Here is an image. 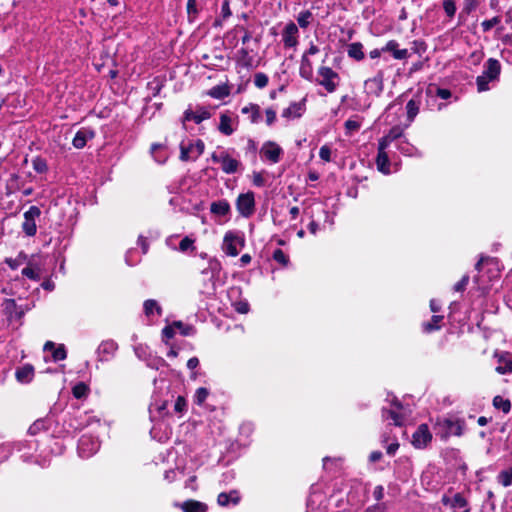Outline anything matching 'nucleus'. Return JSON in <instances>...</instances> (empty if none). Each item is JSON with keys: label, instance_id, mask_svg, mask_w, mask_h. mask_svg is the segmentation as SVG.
<instances>
[{"label": "nucleus", "instance_id": "39", "mask_svg": "<svg viewBox=\"0 0 512 512\" xmlns=\"http://www.w3.org/2000/svg\"><path fill=\"white\" fill-rule=\"evenodd\" d=\"M419 107H420V102L415 100V99H411L408 101L407 105H406V110H407V119L409 120V122H412L415 117L417 116L418 112H419Z\"/></svg>", "mask_w": 512, "mask_h": 512}, {"label": "nucleus", "instance_id": "34", "mask_svg": "<svg viewBox=\"0 0 512 512\" xmlns=\"http://www.w3.org/2000/svg\"><path fill=\"white\" fill-rule=\"evenodd\" d=\"M242 114H248L251 123H259L261 119L260 107L257 104L250 103L241 109Z\"/></svg>", "mask_w": 512, "mask_h": 512}, {"label": "nucleus", "instance_id": "25", "mask_svg": "<svg viewBox=\"0 0 512 512\" xmlns=\"http://www.w3.org/2000/svg\"><path fill=\"white\" fill-rule=\"evenodd\" d=\"M387 148H381V145L378 144V154L376 158V166L377 169L383 174H390V160L388 154L386 153Z\"/></svg>", "mask_w": 512, "mask_h": 512}, {"label": "nucleus", "instance_id": "38", "mask_svg": "<svg viewBox=\"0 0 512 512\" xmlns=\"http://www.w3.org/2000/svg\"><path fill=\"white\" fill-rule=\"evenodd\" d=\"M443 316L434 315L432 319L428 322H424L422 324L423 330L427 333L436 331L440 329V322L442 321Z\"/></svg>", "mask_w": 512, "mask_h": 512}, {"label": "nucleus", "instance_id": "57", "mask_svg": "<svg viewBox=\"0 0 512 512\" xmlns=\"http://www.w3.org/2000/svg\"><path fill=\"white\" fill-rule=\"evenodd\" d=\"M194 240L191 239L190 237L186 236L184 237L180 243H179V249L180 251L182 252H186L187 250L189 249H194Z\"/></svg>", "mask_w": 512, "mask_h": 512}, {"label": "nucleus", "instance_id": "45", "mask_svg": "<svg viewBox=\"0 0 512 512\" xmlns=\"http://www.w3.org/2000/svg\"><path fill=\"white\" fill-rule=\"evenodd\" d=\"M154 310L161 315L162 309L155 300L149 299L144 302V312L147 316L151 315Z\"/></svg>", "mask_w": 512, "mask_h": 512}, {"label": "nucleus", "instance_id": "6", "mask_svg": "<svg viewBox=\"0 0 512 512\" xmlns=\"http://www.w3.org/2000/svg\"><path fill=\"white\" fill-rule=\"evenodd\" d=\"M245 245L244 238L240 233L235 231H228L223 238L222 250L225 254L235 257L239 254L238 247L242 248Z\"/></svg>", "mask_w": 512, "mask_h": 512}, {"label": "nucleus", "instance_id": "14", "mask_svg": "<svg viewBox=\"0 0 512 512\" xmlns=\"http://www.w3.org/2000/svg\"><path fill=\"white\" fill-rule=\"evenodd\" d=\"M432 440V434L426 424L418 426L416 431L412 435V444L415 448L422 449L427 446Z\"/></svg>", "mask_w": 512, "mask_h": 512}, {"label": "nucleus", "instance_id": "54", "mask_svg": "<svg viewBox=\"0 0 512 512\" xmlns=\"http://www.w3.org/2000/svg\"><path fill=\"white\" fill-rule=\"evenodd\" d=\"M88 392V387L84 383H78L73 387V395L75 398L80 399L86 396Z\"/></svg>", "mask_w": 512, "mask_h": 512}, {"label": "nucleus", "instance_id": "27", "mask_svg": "<svg viewBox=\"0 0 512 512\" xmlns=\"http://www.w3.org/2000/svg\"><path fill=\"white\" fill-rule=\"evenodd\" d=\"M15 377L20 383H30L34 377V367L31 364H25L22 367L17 368Z\"/></svg>", "mask_w": 512, "mask_h": 512}, {"label": "nucleus", "instance_id": "43", "mask_svg": "<svg viewBox=\"0 0 512 512\" xmlns=\"http://www.w3.org/2000/svg\"><path fill=\"white\" fill-rule=\"evenodd\" d=\"M397 149L406 156H412L417 153V149L406 140H401L397 144Z\"/></svg>", "mask_w": 512, "mask_h": 512}, {"label": "nucleus", "instance_id": "11", "mask_svg": "<svg viewBox=\"0 0 512 512\" xmlns=\"http://www.w3.org/2000/svg\"><path fill=\"white\" fill-rule=\"evenodd\" d=\"M402 409V404L398 400H394L390 408L383 407L382 418L384 420H391L395 426H401L404 420V416L401 413Z\"/></svg>", "mask_w": 512, "mask_h": 512}, {"label": "nucleus", "instance_id": "20", "mask_svg": "<svg viewBox=\"0 0 512 512\" xmlns=\"http://www.w3.org/2000/svg\"><path fill=\"white\" fill-rule=\"evenodd\" d=\"M41 272V263L39 262V259L35 256L31 257L27 263V266L24 269H22L23 276L35 281L40 280Z\"/></svg>", "mask_w": 512, "mask_h": 512}, {"label": "nucleus", "instance_id": "64", "mask_svg": "<svg viewBox=\"0 0 512 512\" xmlns=\"http://www.w3.org/2000/svg\"><path fill=\"white\" fill-rule=\"evenodd\" d=\"M478 6V0H464V11L469 14Z\"/></svg>", "mask_w": 512, "mask_h": 512}, {"label": "nucleus", "instance_id": "59", "mask_svg": "<svg viewBox=\"0 0 512 512\" xmlns=\"http://www.w3.org/2000/svg\"><path fill=\"white\" fill-rule=\"evenodd\" d=\"M331 149L329 146L327 145H323L321 148H320V151H319V156L322 160L326 161V162H330L331 161Z\"/></svg>", "mask_w": 512, "mask_h": 512}, {"label": "nucleus", "instance_id": "21", "mask_svg": "<svg viewBox=\"0 0 512 512\" xmlns=\"http://www.w3.org/2000/svg\"><path fill=\"white\" fill-rule=\"evenodd\" d=\"M118 345L112 340L101 342L97 349L99 361H109L115 354Z\"/></svg>", "mask_w": 512, "mask_h": 512}, {"label": "nucleus", "instance_id": "60", "mask_svg": "<svg viewBox=\"0 0 512 512\" xmlns=\"http://www.w3.org/2000/svg\"><path fill=\"white\" fill-rule=\"evenodd\" d=\"M266 124L272 126L276 121V111L273 108H267L265 110Z\"/></svg>", "mask_w": 512, "mask_h": 512}, {"label": "nucleus", "instance_id": "10", "mask_svg": "<svg viewBox=\"0 0 512 512\" xmlns=\"http://www.w3.org/2000/svg\"><path fill=\"white\" fill-rule=\"evenodd\" d=\"M41 214L40 209L37 206H31L24 213V221L22 223V229L27 236H34L37 232L36 219Z\"/></svg>", "mask_w": 512, "mask_h": 512}, {"label": "nucleus", "instance_id": "62", "mask_svg": "<svg viewBox=\"0 0 512 512\" xmlns=\"http://www.w3.org/2000/svg\"><path fill=\"white\" fill-rule=\"evenodd\" d=\"M52 356L55 361L64 360L67 356L64 346H59V347L55 348Z\"/></svg>", "mask_w": 512, "mask_h": 512}, {"label": "nucleus", "instance_id": "18", "mask_svg": "<svg viewBox=\"0 0 512 512\" xmlns=\"http://www.w3.org/2000/svg\"><path fill=\"white\" fill-rule=\"evenodd\" d=\"M494 357L497 359L498 366L496 372L499 374L512 373V354L509 352H495Z\"/></svg>", "mask_w": 512, "mask_h": 512}, {"label": "nucleus", "instance_id": "2", "mask_svg": "<svg viewBox=\"0 0 512 512\" xmlns=\"http://www.w3.org/2000/svg\"><path fill=\"white\" fill-rule=\"evenodd\" d=\"M436 434L442 439H447L449 436H461L464 430V421L454 418L438 419L435 424Z\"/></svg>", "mask_w": 512, "mask_h": 512}, {"label": "nucleus", "instance_id": "63", "mask_svg": "<svg viewBox=\"0 0 512 512\" xmlns=\"http://www.w3.org/2000/svg\"><path fill=\"white\" fill-rule=\"evenodd\" d=\"M468 282H469V276L468 275H464L461 278V280L454 285V290L456 292L464 291L466 289V286L468 285Z\"/></svg>", "mask_w": 512, "mask_h": 512}, {"label": "nucleus", "instance_id": "23", "mask_svg": "<svg viewBox=\"0 0 512 512\" xmlns=\"http://www.w3.org/2000/svg\"><path fill=\"white\" fill-rule=\"evenodd\" d=\"M211 117L210 111L205 107H197L195 111L190 109L186 110L183 117V122L194 121L196 124L209 119Z\"/></svg>", "mask_w": 512, "mask_h": 512}, {"label": "nucleus", "instance_id": "13", "mask_svg": "<svg viewBox=\"0 0 512 512\" xmlns=\"http://www.w3.org/2000/svg\"><path fill=\"white\" fill-rule=\"evenodd\" d=\"M99 447L100 445L97 440L83 435L78 442V453L82 458H89L98 451Z\"/></svg>", "mask_w": 512, "mask_h": 512}, {"label": "nucleus", "instance_id": "50", "mask_svg": "<svg viewBox=\"0 0 512 512\" xmlns=\"http://www.w3.org/2000/svg\"><path fill=\"white\" fill-rule=\"evenodd\" d=\"M429 93H435V95L441 99H449L451 97V91L449 89L445 88H438V87H429L428 88Z\"/></svg>", "mask_w": 512, "mask_h": 512}, {"label": "nucleus", "instance_id": "3", "mask_svg": "<svg viewBox=\"0 0 512 512\" xmlns=\"http://www.w3.org/2000/svg\"><path fill=\"white\" fill-rule=\"evenodd\" d=\"M501 71V65L498 60L489 58L485 63V69L476 79L477 89L484 92L489 89V82L498 78Z\"/></svg>", "mask_w": 512, "mask_h": 512}, {"label": "nucleus", "instance_id": "32", "mask_svg": "<svg viewBox=\"0 0 512 512\" xmlns=\"http://www.w3.org/2000/svg\"><path fill=\"white\" fill-rule=\"evenodd\" d=\"M237 62L242 67L250 68L254 66L255 61L250 51L243 47L237 51Z\"/></svg>", "mask_w": 512, "mask_h": 512}, {"label": "nucleus", "instance_id": "56", "mask_svg": "<svg viewBox=\"0 0 512 512\" xmlns=\"http://www.w3.org/2000/svg\"><path fill=\"white\" fill-rule=\"evenodd\" d=\"M187 13L190 21L195 19L198 13L196 0L187 1Z\"/></svg>", "mask_w": 512, "mask_h": 512}, {"label": "nucleus", "instance_id": "8", "mask_svg": "<svg viewBox=\"0 0 512 512\" xmlns=\"http://www.w3.org/2000/svg\"><path fill=\"white\" fill-rule=\"evenodd\" d=\"M236 208L239 214L245 218L252 216L255 212V196L249 191L237 197Z\"/></svg>", "mask_w": 512, "mask_h": 512}, {"label": "nucleus", "instance_id": "52", "mask_svg": "<svg viewBox=\"0 0 512 512\" xmlns=\"http://www.w3.org/2000/svg\"><path fill=\"white\" fill-rule=\"evenodd\" d=\"M501 22V18L499 16H495L491 19L484 20L481 23V27L484 32L490 31L494 26L498 25Z\"/></svg>", "mask_w": 512, "mask_h": 512}, {"label": "nucleus", "instance_id": "41", "mask_svg": "<svg viewBox=\"0 0 512 512\" xmlns=\"http://www.w3.org/2000/svg\"><path fill=\"white\" fill-rule=\"evenodd\" d=\"M29 260L30 258L26 254L21 252L15 259L9 258L6 259L5 262L9 265L11 269H17L23 263H28Z\"/></svg>", "mask_w": 512, "mask_h": 512}, {"label": "nucleus", "instance_id": "46", "mask_svg": "<svg viewBox=\"0 0 512 512\" xmlns=\"http://www.w3.org/2000/svg\"><path fill=\"white\" fill-rule=\"evenodd\" d=\"M32 166L37 173H45L48 170L47 161L39 156L33 158Z\"/></svg>", "mask_w": 512, "mask_h": 512}, {"label": "nucleus", "instance_id": "24", "mask_svg": "<svg viewBox=\"0 0 512 512\" xmlns=\"http://www.w3.org/2000/svg\"><path fill=\"white\" fill-rule=\"evenodd\" d=\"M383 52H390L395 59L403 60L409 57V51L407 49H400L399 43L395 40H390L382 47Z\"/></svg>", "mask_w": 512, "mask_h": 512}, {"label": "nucleus", "instance_id": "36", "mask_svg": "<svg viewBox=\"0 0 512 512\" xmlns=\"http://www.w3.org/2000/svg\"><path fill=\"white\" fill-rule=\"evenodd\" d=\"M4 305H5V313L8 315V317L10 319H13V318L19 319L22 317L23 312L18 309L15 300L6 299Z\"/></svg>", "mask_w": 512, "mask_h": 512}, {"label": "nucleus", "instance_id": "28", "mask_svg": "<svg viewBox=\"0 0 512 512\" xmlns=\"http://www.w3.org/2000/svg\"><path fill=\"white\" fill-rule=\"evenodd\" d=\"M483 265L493 266L494 268L497 269V260L495 258H490V257H481L480 260L476 263L475 268L479 272V275L475 276L474 281L479 286L485 285L483 275H480Z\"/></svg>", "mask_w": 512, "mask_h": 512}, {"label": "nucleus", "instance_id": "5", "mask_svg": "<svg viewBox=\"0 0 512 512\" xmlns=\"http://www.w3.org/2000/svg\"><path fill=\"white\" fill-rule=\"evenodd\" d=\"M318 84L323 86L328 93H333L339 86L340 77L332 68L321 66L318 69Z\"/></svg>", "mask_w": 512, "mask_h": 512}, {"label": "nucleus", "instance_id": "40", "mask_svg": "<svg viewBox=\"0 0 512 512\" xmlns=\"http://www.w3.org/2000/svg\"><path fill=\"white\" fill-rule=\"evenodd\" d=\"M493 406L496 409L502 410L504 413H508L511 410V402L499 395L494 397Z\"/></svg>", "mask_w": 512, "mask_h": 512}, {"label": "nucleus", "instance_id": "31", "mask_svg": "<svg viewBox=\"0 0 512 512\" xmlns=\"http://www.w3.org/2000/svg\"><path fill=\"white\" fill-rule=\"evenodd\" d=\"M239 501L240 496L236 490H232L228 493L222 492L217 497V502L220 506H227L229 503L236 505L239 503Z\"/></svg>", "mask_w": 512, "mask_h": 512}, {"label": "nucleus", "instance_id": "7", "mask_svg": "<svg viewBox=\"0 0 512 512\" xmlns=\"http://www.w3.org/2000/svg\"><path fill=\"white\" fill-rule=\"evenodd\" d=\"M204 142L200 139L195 142H189L185 144L184 141L180 144V160L181 161H189L196 160L203 152H204Z\"/></svg>", "mask_w": 512, "mask_h": 512}, {"label": "nucleus", "instance_id": "15", "mask_svg": "<svg viewBox=\"0 0 512 512\" xmlns=\"http://www.w3.org/2000/svg\"><path fill=\"white\" fill-rule=\"evenodd\" d=\"M261 154L265 159L275 164L280 161V157L283 154L282 148L273 141L265 142L261 147Z\"/></svg>", "mask_w": 512, "mask_h": 512}, {"label": "nucleus", "instance_id": "4", "mask_svg": "<svg viewBox=\"0 0 512 512\" xmlns=\"http://www.w3.org/2000/svg\"><path fill=\"white\" fill-rule=\"evenodd\" d=\"M211 160L214 163H219L221 165V169L226 174H234L238 172L241 167V162L233 158L227 150L215 151L211 155Z\"/></svg>", "mask_w": 512, "mask_h": 512}, {"label": "nucleus", "instance_id": "12", "mask_svg": "<svg viewBox=\"0 0 512 512\" xmlns=\"http://www.w3.org/2000/svg\"><path fill=\"white\" fill-rule=\"evenodd\" d=\"M218 130L220 133L226 136H230L234 133L238 126V117L233 116L229 112L221 113L219 116Z\"/></svg>", "mask_w": 512, "mask_h": 512}, {"label": "nucleus", "instance_id": "29", "mask_svg": "<svg viewBox=\"0 0 512 512\" xmlns=\"http://www.w3.org/2000/svg\"><path fill=\"white\" fill-rule=\"evenodd\" d=\"M402 134L403 130L398 126H395L390 129L388 134L379 140L378 144L381 145V148H387L392 142L401 138Z\"/></svg>", "mask_w": 512, "mask_h": 512}, {"label": "nucleus", "instance_id": "17", "mask_svg": "<svg viewBox=\"0 0 512 512\" xmlns=\"http://www.w3.org/2000/svg\"><path fill=\"white\" fill-rule=\"evenodd\" d=\"M306 110V99L299 102H292L287 108L282 111L281 116L287 120L300 118Z\"/></svg>", "mask_w": 512, "mask_h": 512}, {"label": "nucleus", "instance_id": "51", "mask_svg": "<svg viewBox=\"0 0 512 512\" xmlns=\"http://www.w3.org/2000/svg\"><path fill=\"white\" fill-rule=\"evenodd\" d=\"M174 326L180 330V333L184 336H191L195 334V329L191 325H184L182 322H174Z\"/></svg>", "mask_w": 512, "mask_h": 512}, {"label": "nucleus", "instance_id": "47", "mask_svg": "<svg viewBox=\"0 0 512 512\" xmlns=\"http://www.w3.org/2000/svg\"><path fill=\"white\" fill-rule=\"evenodd\" d=\"M361 127V121L358 116L350 118L345 122V128L348 133L358 131Z\"/></svg>", "mask_w": 512, "mask_h": 512}, {"label": "nucleus", "instance_id": "30", "mask_svg": "<svg viewBox=\"0 0 512 512\" xmlns=\"http://www.w3.org/2000/svg\"><path fill=\"white\" fill-rule=\"evenodd\" d=\"M231 93L230 86L228 84L216 85L209 89L206 94L214 99H224Z\"/></svg>", "mask_w": 512, "mask_h": 512}, {"label": "nucleus", "instance_id": "9", "mask_svg": "<svg viewBox=\"0 0 512 512\" xmlns=\"http://www.w3.org/2000/svg\"><path fill=\"white\" fill-rule=\"evenodd\" d=\"M319 52L318 46L311 43L309 48L304 52L301 57L300 63V76L306 80H311L313 76V66L312 62L309 59V56L315 55Z\"/></svg>", "mask_w": 512, "mask_h": 512}, {"label": "nucleus", "instance_id": "44", "mask_svg": "<svg viewBox=\"0 0 512 512\" xmlns=\"http://www.w3.org/2000/svg\"><path fill=\"white\" fill-rule=\"evenodd\" d=\"M312 18V12L309 10H305L298 14L297 22L301 28H307L310 25Z\"/></svg>", "mask_w": 512, "mask_h": 512}, {"label": "nucleus", "instance_id": "33", "mask_svg": "<svg viewBox=\"0 0 512 512\" xmlns=\"http://www.w3.org/2000/svg\"><path fill=\"white\" fill-rule=\"evenodd\" d=\"M210 211L217 216H226L230 212V204L227 200L212 202L210 205Z\"/></svg>", "mask_w": 512, "mask_h": 512}, {"label": "nucleus", "instance_id": "22", "mask_svg": "<svg viewBox=\"0 0 512 512\" xmlns=\"http://www.w3.org/2000/svg\"><path fill=\"white\" fill-rule=\"evenodd\" d=\"M442 502L450 505L454 512H469L468 502L460 493L455 494L452 499L444 496Z\"/></svg>", "mask_w": 512, "mask_h": 512}, {"label": "nucleus", "instance_id": "42", "mask_svg": "<svg viewBox=\"0 0 512 512\" xmlns=\"http://www.w3.org/2000/svg\"><path fill=\"white\" fill-rule=\"evenodd\" d=\"M498 482L504 487L512 485V467L506 470H502L497 476Z\"/></svg>", "mask_w": 512, "mask_h": 512}, {"label": "nucleus", "instance_id": "58", "mask_svg": "<svg viewBox=\"0 0 512 512\" xmlns=\"http://www.w3.org/2000/svg\"><path fill=\"white\" fill-rule=\"evenodd\" d=\"M187 402L183 396H178L175 404H174V410L177 413H183L186 410Z\"/></svg>", "mask_w": 512, "mask_h": 512}, {"label": "nucleus", "instance_id": "55", "mask_svg": "<svg viewBox=\"0 0 512 512\" xmlns=\"http://www.w3.org/2000/svg\"><path fill=\"white\" fill-rule=\"evenodd\" d=\"M273 259L283 266H286L289 262L288 256L281 249H276L273 252Z\"/></svg>", "mask_w": 512, "mask_h": 512}, {"label": "nucleus", "instance_id": "49", "mask_svg": "<svg viewBox=\"0 0 512 512\" xmlns=\"http://www.w3.org/2000/svg\"><path fill=\"white\" fill-rule=\"evenodd\" d=\"M208 395H209V391L204 387H200L195 392L194 402L197 405H202L205 402V400L207 399Z\"/></svg>", "mask_w": 512, "mask_h": 512}, {"label": "nucleus", "instance_id": "16", "mask_svg": "<svg viewBox=\"0 0 512 512\" xmlns=\"http://www.w3.org/2000/svg\"><path fill=\"white\" fill-rule=\"evenodd\" d=\"M364 87L368 95L380 96L384 88L383 72L379 71L374 77L367 79Z\"/></svg>", "mask_w": 512, "mask_h": 512}, {"label": "nucleus", "instance_id": "19", "mask_svg": "<svg viewBox=\"0 0 512 512\" xmlns=\"http://www.w3.org/2000/svg\"><path fill=\"white\" fill-rule=\"evenodd\" d=\"M298 27L294 22H289L282 33V40L285 47H295L298 44Z\"/></svg>", "mask_w": 512, "mask_h": 512}, {"label": "nucleus", "instance_id": "61", "mask_svg": "<svg viewBox=\"0 0 512 512\" xmlns=\"http://www.w3.org/2000/svg\"><path fill=\"white\" fill-rule=\"evenodd\" d=\"M230 1L224 0L221 6V16L223 20H226L231 16Z\"/></svg>", "mask_w": 512, "mask_h": 512}, {"label": "nucleus", "instance_id": "37", "mask_svg": "<svg viewBox=\"0 0 512 512\" xmlns=\"http://www.w3.org/2000/svg\"><path fill=\"white\" fill-rule=\"evenodd\" d=\"M347 54L350 58H353L357 61L363 60L365 57L363 52V45L360 42L351 43L348 46Z\"/></svg>", "mask_w": 512, "mask_h": 512}, {"label": "nucleus", "instance_id": "26", "mask_svg": "<svg viewBox=\"0 0 512 512\" xmlns=\"http://www.w3.org/2000/svg\"><path fill=\"white\" fill-rule=\"evenodd\" d=\"M95 133L91 129L82 128L74 136L72 144L75 148H83L87 141L94 137Z\"/></svg>", "mask_w": 512, "mask_h": 512}, {"label": "nucleus", "instance_id": "35", "mask_svg": "<svg viewBox=\"0 0 512 512\" xmlns=\"http://www.w3.org/2000/svg\"><path fill=\"white\" fill-rule=\"evenodd\" d=\"M181 509L184 512H206L207 506L196 500H188L181 504Z\"/></svg>", "mask_w": 512, "mask_h": 512}, {"label": "nucleus", "instance_id": "48", "mask_svg": "<svg viewBox=\"0 0 512 512\" xmlns=\"http://www.w3.org/2000/svg\"><path fill=\"white\" fill-rule=\"evenodd\" d=\"M269 78L265 73L258 72L254 75V84L257 88L262 89L268 85Z\"/></svg>", "mask_w": 512, "mask_h": 512}, {"label": "nucleus", "instance_id": "53", "mask_svg": "<svg viewBox=\"0 0 512 512\" xmlns=\"http://www.w3.org/2000/svg\"><path fill=\"white\" fill-rule=\"evenodd\" d=\"M443 9L448 17H454L456 13V4L454 0H443Z\"/></svg>", "mask_w": 512, "mask_h": 512}, {"label": "nucleus", "instance_id": "1", "mask_svg": "<svg viewBox=\"0 0 512 512\" xmlns=\"http://www.w3.org/2000/svg\"><path fill=\"white\" fill-rule=\"evenodd\" d=\"M222 265L216 258H209L207 266L201 270L202 289L201 292L207 295H213L216 291V284L219 279Z\"/></svg>", "mask_w": 512, "mask_h": 512}]
</instances>
